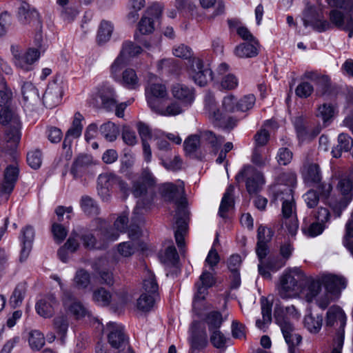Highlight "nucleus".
<instances>
[{"label":"nucleus","mask_w":353,"mask_h":353,"mask_svg":"<svg viewBox=\"0 0 353 353\" xmlns=\"http://www.w3.org/2000/svg\"><path fill=\"white\" fill-rule=\"evenodd\" d=\"M347 286V280L341 276L326 274L318 279H310L303 292L307 302L315 301L322 310L339 298L342 290Z\"/></svg>","instance_id":"obj_1"},{"label":"nucleus","mask_w":353,"mask_h":353,"mask_svg":"<svg viewBox=\"0 0 353 353\" xmlns=\"http://www.w3.org/2000/svg\"><path fill=\"white\" fill-rule=\"evenodd\" d=\"M279 181L285 183V185L281 184L274 187V197L275 200L282 201L283 225L286 232L292 236L296 234L299 228L292 190V187L296 183V176L292 172L283 173L280 176Z\"/></svg>","instance_id":"obj_2"},{"label":"nucleus","mask_w":353,"mask_h":353,"mask_svg":"<svg viewBox=\"0 0 353 353\" xmlns=\"http://www.w3.org/2000/svg\"><path fill=\"white\" fill-rule=\"evenodd\" d=\"M238 111L237 97L233 94H228L221 101V110L216 108L214 95L210 92L204 99V113L215 125L223 128H233L237 119L230 115Z\"/></svg>","instance_id":"obj_3"},{"label":"nucleus","mask_w":353,"mask_h":353,"mask_svg":"<svg viewBox=\"0 0 353 353\" xmlns=\"http://www.w3.org/2000/svg\"><path fill=\"white\" fill-rule=\"evenodd\" d=\"M162 197L167 201L172 202L176 208V229L174 233L175 240L179 249L185 245L184 237L188 232V224L185 219L187 214L185 199L184 195V183L181 181L176 184L166 183L161 188Z\"/></svg>","instance_id":"obj_4"},{"label":"nucleus","mask_w":353,"mask_h":353,"mask_svg":"<svg viewBox=\"0 0 353 353\" xmlns=\"http://www.w3.org/2000/svg\"><path fill=\"white\" fill-rule=\"evenodd\" d=\"M305 281V274L299 268L285 270L276 286L279 296L283 299L298 297Z\"/></svg>","instance_id":"obj_5"},{"label":"nucleus","mask_w":353,"mask_h":353,"mask_svg":"<svg viewBox=\"0 0 353 353\" xmlns=\"http://www.w3.org/2000/svg\"><path fill=\"white\" fill-rule=\"evenodd\" d=\"M147 103L152 111H155L165 100L169 99V94L165 84L154 74H149L145 88Z\"/></svg>","instance_id":"obj_6"},{"label":"nucleus","mask_w":353,"mask_h":353,"mask_svg":"<svg viewBox=\"0 0 353 353\" xmlns=\"http://www.w3.org/2000/svg\"><path fill=\"white\" fill-rule=\"evenodd\" d=\"M0 123L8 125L6 130L5 140L11 143V146H16L21 139V123L18 114L13 110L5 108L0 111Z\"/></svg>","instance_id":"obj_7"},{"label":"nucleus","mask_w":353,"mask_h":353,"mask_svg":"<svg viewBox=\"0 0 353 353\" xmlns=\"http://www.w3.org/2000/svg\"><path fill=\"white\" fill-rule=\"evenodd\" d=\"M98 194L104 201L110 199L109 188H118L125 198L128 195L129 188L128 184L120 177L112 173L100 174L97 180Z\"/></svg>","instance_id":"obj_8"},{"label":"nucleus","mask_w":353,"mask_h":353,"mask_svg":"<svg viewBox=\"0 0 353 353\" xmlns=\"http://www.w3.org/2000/svg\"><path fill=\"white\" fill-rule=\"evenodd\" d=\"M345 322L346 316L341 307L334 305L329 308L326 314V325L332 326L335 323H339L341 328L334 338V347L331 353H341L344 340L343 327Z\"/></svg>","instance_id":"obj_9"},{"label":"nucleus","mask_w":353,"mask_h":353,"mask_svg":"<svg viewBox=\"0 0 353 353\" xmlns=\"http://www.w3.org/2000/svg\"><path fill=\"white\" fill-rule=\"evenodd\" d=\"M96 227L92 232H86L81 236V240L85 248L88 249H102L105 247L110 240L105 239L107 236L104 229L105 222L101 219H96L93 222Z\"/></svg>","instance_id":"obj_10"},{"label":"nucleus","mask_w":353,"mask_h":353,"mask_svg":"<svg viewBox=\"0 0 353 353\" xmlns=\"http://www.w3.org/2000/svg\"><path fill=\"white\" fill-rule=\"evenodd\" d=\"M338 188L344 196L339 200H332L330 202V206L336 217L341 216V212L346 208L350 202V199L345 196V195L350 193L353 189V169L341 179Z\"/></svg>","instance_id":"obj_11"},{"label":"nucleus","mask_w":353,"mask_h":353,"mask_svg":"<svg viewBox=\"0 0 353 353\" xmlns=\"http://www.w3.org/2000/svg\"><path fill=\"white\" fill-rule=\"evenodd\" d=\"M10 50L14 65L24 71L32 70V65L40 56L38 50L30 48L23 52L22 48L17 45L11 46Z\"/></svg>","instance_id":"obj_12"},{"label":"nucleus","mask_w":353,"mask_h":353,"mask_svg":"<svg viewBox=\"0 0 353 353\" xmlns=\"http://www.w3.org/2000/svg\"><path fill=\"white\" fill-rule=\"evenodd\" d=\"M246 177V188L250 194L260 191L265 183L263 174L251 165H245L236 175V181L239 183Z\"/></svg>","instance_id":"obj_13"},{"label":"nucleus","mask_w":353,"mask_h":353,"mask_svg":"<svg viewBox=\"0 0 353 353\" xmlns=\"http://www.w3.org/2000/svg\"><path fill=\"white\" fill-rule=\"evenodd\" d=\"M188 73L194 83L199 86H205L212 80L211 69L208 65H205L199 58L192 59Z\"/></svg>","instance_id":"obj_14"},{"label":"nucleus","mask_w":353,"mask_h":353,"mask_svg":"<svg viewBox=\"0 0 353 353\" xmlns=\"http://www.w3.org/2000/svg\"><path fill=\"white\" fill-rule=\"evenodd\" d=\"M330 20L337 28L348 32L349 37L353 35V10L334 9L330 12Z\"/></svg>","instance_id":"obj_15"},{"label":"nucleus","mask_w":353,"mask_h":353,"mask_svg":"<svg viewBox=\"0 0 353 353\" xmlns=\"http://www.w3.org/2000/svg\"><path fill=\"white\" fill-rule=\"evenodd\" d=\"M163 6L154 3L145 11L139 23L138 30L141 34H150L154 30V20L158 19L162 14Z\"/></svg>","instance_id":"obj_16"},{"label":"nucleus","mask_w":353,"mask_h":353,"mask_svg":"<svg viewBox=\"0 0 353 353\" xmlns=\"http://www.w3.org/2000/svg\"><path fill=\"white\" fill-rule=\"evenodd\" d=\"M321 14L314 7H308L303 13V24L310 26L318 32H324L331 28V24L321 19Z\"/></svg>","instance_id":"obj_17"},{"label":"nucleus","mask_w":353,"mask_h":353,"mask_svg":"<svg viewBox=\"0 0 353 353\" xmlns=\"http://www.w3.org/2000/svg\"><path fill=\"white\" fill-rule=\"evenodd\" d=\"M200 281L201 282V285H197V291L193 301V310L195 311L199 310L203 305V302L207 294V289L212 286L215 283L212 274L205 270H203L200 276Z\"/></svg>","instance_id":"obj_18"},{"label":"nucleus","mask_w":353,"mask_h":353,"mask_svg":"<svg viewBox=\"0 0 353 353\" xmlns=\"http://www.w3.org/2000/svg\"><path fill=\"white\" fill-rule=\"evenodd\" d=\"M64 91L62 81H54L49 83L44 94L43 103L49 108H52L60 103Z\"/></svg>","instance_id":"obj_19"},{"label":"nucleus","mask_w":353,"mask_h":353,"mask_svg":"<svg viewBox=\"0 0 353 353\" xmlns=\"http://www.w3.org/2000/svg\"><path fill=\"white\" fill-rule=\"evenodd\" d=\"M170 90L174 99L177 100L188 108L193 103L195 94L192 88L177 83L172 85Z\"/></svg>","instance_id":"obj_20"},{"label":"nucleus","mask_w":353,"mask_h":353,"mask_svg":"<svg viewBox=\"0 0 353 353\" xmlns=\"http://www.w3.org/2000/svg\"><path fill=\"white\" fill-rule=\"evenodd\" d=\"M155 183L153 174L148 170H145L141 178L133 182L131 192L136 198H141L145 195L147 188L153 186Z\"/></svg>","instance_id":"obj_21"},{"label":"nucleus","mask_w":353,"mask_h":353,"mask_svg":"<svg viewBox=\"0 0 353 353\" xmlns=\"http://www.w3.org/2000/svg\"><path fill=\"white\" fill-rule=\"evenodd\" d=\"M107 328L110 331L108 335V343L114 350L119 352L125 343L123 327L116 323L110 322L107 324Z\"/></svg>","instance_id":"obj_22"},{"label":"nucleus","mask_w":353,"mask_h":353,"mask_svg":"<svg viewBox=\"0 0 353 353\" xmlns=\"http://www.w3.org/2000/svg\"><path fill=\"white\" fill-rule=\"evenodd\" d=\"M277 324L281 327L285 342L290 351L293 347L298 345L301 341V336L295 332L293 325L290 322L284 321L281 316H277Z\"/></svg>","instance_id":"obj_23"},{"label":"nucleus","mask_w":353,"mask_h":353,"mask_svg":"<svg viewBox=\"0 0 353 353\" xmlns=\"http://www.w3.org/2000/svg\"><path fill=\"white\" fill-rule=\"evenodd\" d=\"M23 105L33 109L39 104L41 98L37 88L31 82H25L21 87Z\"/></svg>","instance_id":"obj_24"},{"label":"nucleus","mask_w":353,"mask_h":353,"mask_svg":"<svg viewBox=\"0 0 353 353\" xmlns=\"http://www.w3.org/2000/svg\"><path fill=\"white\" fill-rule=\"evenodd\" d=\"M63 305L67 312L74 316L76 319L82 318L87 314L85 307L68 292L63 293Z\"/></svg>","instance_id":"obj_25"},{"label":"nucleus","mask_w":353,"mask_h":353,"mask_svg":"<svg viewBox=\"0 0 353 353\" xmlns=\"http://www.w3.org/2000/svg\"><path fill=\"white\" fill-rule=\"evenodd\" d=\"M19 174L17 165H9L4 172L3 182L0 186V196L10 194L15 185Z\"/></svg>","instance_id":"obj_26"},{"label":"nucleus","mask_w":353,"mask_h":353,"mask_svg":"<svg viewBox=\"0 0 353 353\" xmlns=\"http://www.w3.org/2000/svg\"><path fill=\"white\" fill-rule=\"evenodd\" d=\"M199 323L194 322L191 327V336L189 339L192 353L196 350H200L205 348L208 345V338L206 332L203 330L201 333L199 332Z\"/></svg>","instance_id":"obj_27"},{"label":"nucleus","mask_w":353,"mask_h":353,"mask_svg":"<svg viewBox=\"0 0 353 353\" xmlns=\"http://www.w3.org/2000/svg\"><path fill=\"white\" fill-rule=\"evenodd\" d=\"M34 237V231L30 226H26L21 230L20 241L21 243V250L20 254V261H26L32 250V242Z\"/></svg>","instance_id":"obj_28"},{"label":"nucleus","mask_w":353,"mask_h":353,"mask_svg":"<svg viewBox=\"0 0 353 353\" xmlns=\"http://www.w3.org/2000/svg\"><path fill=\"white\" fill-rule=\"evenodd\" d=\"M302 176L305 183L309 185H316L321 181L319 166L314 163H307L303 165Z\"/></svg>","instance_id":"obj_29"},{"label":"nucleus","mask_w":353,"mask_h":353,"mask_svg":"<svg viewBox=\"0 0 353 353\" xmlns=\"http://www.w3.org/2000/svg\"><path fill=\"white\" fill-rule=\"evenodd\" d=\"M128 223V216L125 214H121L114 221L113 228L108 229L105 224L104 229L107 234V236H105V239L110 240V241H114L118 239L121 233L126 232Z\"/></svg>","instance_id":"obj_30"},{"label":"nucleus","mask_w":353,"mask_h":353,"mask_svg":"<svg viewBox=\"0 0 353 353\" xmlns=\"http://www.w3.org/2000/svg\"><path fill=\"white\" fill-rule=\"evenodd\" d=\"M57 305V301L54 295H49L39 300L36 304L37 313L44 317L50 318L54 313V308Z\"/></svg>","instance_id":"obj_31"},{"label":"nucleus","mask_w":353,"mask_h":353,"mask_svg":"<svg viewBox=\"0 0 353 353\" xmlns=\"http://www.w3.org/2000/svg\"><path fill=\"white\" fill-rule=\"evenodd\" d=\"M187 108V106L174 99L167 105L162 103L154 112L163 117H175L183 113Z\"/></svg>","instance_id":"obj_32"},{"label":"nucleus","mask_w":353,"mask_h":353,"mask_svg":"<svg viewBox=\"0 0 353 353\" xmlns=\"http://www.w3.org/2000/svg\"><path fill=\"white\" fill-rule=\"evenodd\" d=\"M83 120V117L79 112L75 113L72 126L68 129L66 132L65 139L63 143V148L68 145L70 147L72 143V139L79 137L81 134L83 130V125L81 121Z\"/></svg>","instance_id":"obj_33"},{"label":"nucleus","mask_w":353,"mask_h":353,"mask_svg":"<svg viewBox=\"0 0 353 353\" xmlns=\"http://www.w3.org/2000/svg\"><path fill=\"white\" fill-rule=\"evenodd\" d=\"M259 43L258 41L241 43L234 49V54L239 58H252L258 55Z\"/></svg>","instance_id":"obj_34"},{"label":"nucleus","mask_w":353,"mask_h":353,"mask_svg":"<svg viewBox=\"0 0 353 353\" xmlns=\"http://www.w3.org/2000/svg\"><path fill=\"white\" fill-rule=\"evenodd\" d=\"M339 144L332 150V156L339 158L341 156L342 151L350 152L353 157V139L347 134L341 133L338 137Z\"/></svg>","instance_id":"obj_35"},{"label":"nucleus","mask_w":353,"mask_h":353,"mask_svg":"<svg viewBox=\"0 0 353 353\" xmlns=\"http://www.w3.org/2000/svg\"><path fill=\"white\" fill-rule=\"evenodd\" d=\"M323 321L321 314L310 312L304 316L303 325L310 333L317 334L321 330Z\"/></svg>","instance_id":"obj_36"},{"label":"nucleus","mask_w":353,"mask_h":353,"mask_svg":"<svg viewBox=\"0 0 353 353\" xmlns=\"http://www.w3.org/2000/svg\"><path fill=\"white\" fill-rule=\"evenodd\" d=\"M121 83L124 87L134 90L139 87V79L136 71L132 68H126L123 71L120 79L117 81Z\"/></svg>","instance_id":"obj_37"},{"label":"nucleus","mask_w":353,"mask_h":353,"mask_svg":"<svg viewBox=\"0 0 353 353\" xmlns=\"http://www.w3.org/2000/svg\"><path fill=\"white\" fill-rule=\"evenodd\" d=\"M293 252V248L290 243H285L281 245L280 254L282 259L274 260L270 261V268L273 272H276L281 268L285 265L286 261L291 256Z\"/></svg>","instance_id":"obj_38"},{"label":"nucleus","mask_w":353,"mask_h":353,"mask_svg":"<svg viewBox=\"0 0 353 353\" xmlns=\"http://www.w3.org/2000/svg\"><path fill=\"white\" fill-rule=\"evenodd\" d=\"M234 186L230 185L228 186L223 196L219 210V214L223 218L225 217L226 213L234 208Z\"/></svg>","instance_id":"obj_39"},{"label":"nucleus","mask_w":353,"mask_h":353,"mask_svg":"<svg viewBox=\"0 0 353 353\" xmlns=\"http://www.w3.org/2000/svg\"><path fill=\"white\" fill-rule=\"evenodd\" d=\"M100 97L102 104L105 108L111 110L116 106L117 103L115 91L111 86H104L100 91Z\"/></svg>","instance_id":"obj_40"},{"label":"nucleus","mask_w":353,"mask_h":353,"mask_svg":"<svg viewBox=\"0 0 353 353\" xmlns=\"http://www.w3.org/2000/svg\"><path fill=\"white\" fill-rule=\"evenodd\" d=\"M157 296V294L143 291L137 301V309L144 312L151 310L154 305Z\"/></svg>","instance_id":"obj_41"},{"label":"nucleus","mask_w":353,"mask_h":353,"mask_svg":"<svg viewBox=\"0 0 353 353\" xmlns=\"http://www.w3.org/2000/svg\"><path fill=\"white\" fill-rule=\"evenodd\" d=\"M277 314L281 316L282 319H283L284 321L290 322L289 318H298L300 316V314L298 312L297 310L295 308L294 305H289L287 307H284L281 304H276L274 307V318L276 323H277Z\"/></svg>","instance_id":"obj_42"},{"label":"nucleus","mask_w":353,"mask_h":353,"mask_svg":"<svg viewBox=\"0 0 353 353\" xmlns=\"http://www.w3.org/2000/svg\"><path fill=\"white\" fill-rule=\"evenodd\" d=\"M143 52L141 46L134 44L130 41H125L122 43L119 54L128 62L131 59L138 56Z\"/></svg>","instance_id":"obj_43"},{"label":"nucleus","mask_w":353,"mask_h":353,"mask_svg":"<svg viewBox=\"0 0 353 353\" xmlns=\"http://www.w3.org/2000/svg\"><path fill=\"white\" fill-rule=\"evenodd\" d=\"M262 320L258 319L256 321V326L260 330H265L272 321V304L266 300L261 301Z\"/></svg>","instance_id":"obj_44"},{"label":"nucleus","mask_w":353,"mask_h":353,"mask_svg":"<svg viewBox=\"0 0 353 353\" xmlns=\"http://www.w3.org/2000/svg\"><path fill=\"white\" fill-rule=\"evenodd\" d=\"M201 6L204 9H208L214 6V10L209 19H213L216 17L223 14L225 11V3L223 0H199Z\"/></svg>","instance_id":"obj_45"},{"label":"nucleus","mask_w":353,"mask_h":353,"mask_svg":"<svg viewBox=\"0 0 353 353\" xmlns=\"http://www.w3.org/2000/svg\"><path fill=\"white\" fill-rule=\"evenodd\" d=\"M158 288L154 274L150 270H146L143 279V291L157 294Z\"/></svg>","instance_id":"obj_46"},{"label":"nucleus","mask_w":353,"mask_h":353,"mask_svg":"<svg viewBox=\"0 0 353 353\" xmlns=\"http://www.w3.org/2000/svg\"><path fill=\"white\" fill-rule=\"evenodd\" d=\"M100 132L107 141L112 142L116 140L119 128L114 123L108 121L101 125Z\"/></svg>","instance_id":"obj_47"},{"label":"nucleus","mask_w":353,"mask_h":353,"mask_svg":"<svg viewBox=\"0 0 353 353\" xmlns=\"http://www.w3.org/2000/svg\"><path fill=\"white\" fill-rule=\"evenodd\" d=\"M201 139L202 141L209 143L215 152L218 151L221 144L224 141L223 137H216L211 131L202 132L201 133Z\"/></svg>","instance_id":"obj_48"},{"label":"nucleus","mask_w":353,"mask_h":353,"mask_svg":"<svg viewBox=\"0 0 353 353\" xmlns=\"http://www.w3.org/2000/svg\"><path fill=\"white\" fill-rule=\"evenodd\" d=\"M129 62L120 54L117 57L113 63L110 65V75L117 81L120 79L121 70Z\"/></svg>","instance_id":"obj_49"},{"label":"nucleus","mask_w":353,"mask_h":353,"mask_svg":"<svg viewBox=\"0 0 353 353\" xmlns=\"http://www.w3.org/2000/svg\"><path fill=\"white\" fill-rule=\"evenodd\" d=\"M93 301L99 305L107 306L112 300V294L103 288L95 290L92 294Z\"/></svg>","instance_id":"obj_50"},{"label":"nucleus","mask_w":353,"mask_h":353,"mask_svg":"<svg viewBox=\"0 0 353 353\" xmlns=\"http://www.w3.org/2000/svg\"><path fill=\"white\" fill-rule=\"evenodd\" d=\"M335 114V107L331 103H323L319 106L316 117L321 118L324 123L330 121Z\"/></svg>","instance_id":"obj_51"},{"label":"nucleus","mask_w":353,"mask_h":353,"mask_svg":"<svg viewBox=\"0 0 353 353\" xmlns=\"http://www.w3.org/2000/svg\"><path fill=\"white\" fill-rule=\"evenodd\" d=\"M112 24L107 21H102L99 28L97 39L99 42L103 43L108 41L113 32Z\"/></svg>","instance_id":"obj_52"},{"label":"nucleus","mask_w":353,"mask_h":353,"mask_svg":"<svg viewBox=\"0 0 353 353\" xmlns=\"http://www.w3.org/2000/svg\"><path fill=\"white\" fill-rule=\"evenodd\" d=\"M256 103V97L252 94L243 95L239 99H237L238 111L246 112L252 110Z\"/></svg>","instance_id":"obj_53"},{"label":"nucleus","mask_w":353,"mask_h":353,"mask_svg":"<svg viewBox=\"0 0 353 353\" xmlns=\"http://www.w3.org/2000/svg\"><path fill=\"white\" fill-rule=\"evenodd\" d=\"M80 204L82 210L88 214L94 215L99 213V209L97 204L88 196H83Z\"/></svg>","instance_id":"obj_54"},{"label":"nucleus","mask_w":353,"mask_h":353,"mask_svg":"<svg viewBox=\"0 0 353 353\" xmlns=\"http://www.w3.org/2000/svg\"><path fill=\"white\" fill-rule=\"evenodd\" d=\"M28 342L32 350H39L44 345L45 338L39 330H32L29 333Z\"/></svg>","instance_id":"obj_55"},{"label":"nucleus","mask_w":353,"mask_h":353,"mask_svg":"<svg viewBox=\"0 0 353 353\" xmlns=\"http://www.w3.org/2000/svg\"><path fill=\"white\" fill-rule=\"evenodd\" d=\"M222 322V316L221 313L218 312H211L205 318V323L208 325L209 332L219 329Z\"/></svg>","instance_id":"obj_56"},{"label":"nucleus","mask_w":353,"mask_h":353,"mask_svg":"<svg viewBox=\"0 0 353 353\" xmlns=\"http://www.w3.org/2000/svg\"><path fill=\"white\" fill-rule=\"evenodd\" d=\"M239 86V79L233 74H225L220 82L221 90H233Z\"/></svg>","instance_id":"obj_57"},{"label":"nucleus","mask_w":353,"mask_h":353,"mask_svg":"<svg viewBox=\"0 0 353 353\" xmlns=\"http://www.w3.org/2000/svg\"><path fill=\"white\" fill-rule=\"evenodd\" d=\"M179 260V255L172 243L168 245L162 256V261L164 263L175 265Z\"/></svg>","instance_id":"obj_58"},{"label":"nucleus","mask_w":353,"mask_h":353,"mask_svg":"<svg viewBox=\"0 0 353 353\" xmlns=\"http://www.w3.org/2000/svg\"><path fill=\"white\" fill-rule=\"evenodd\" d=\"M12 97V91L8 88L4 78L0 76V107L7 105Z\"/></svg>","instance_id":"obj_59"},{"label":"nucleus","mask_w":353,"mask_h":353,"mask_svg":"<svg viewBox=\"0 0 353 353\" xmlns=\"http://www.w3.org/2000/svg\"><path fill=\"white\" fill-rule=\"evenodd\" d=\"M74 282L78 288L83 289L87 288L90 282L89 273L83 269L79 270L76 272Z\"/></svg>","instance_id":"obj_60"},{"label":"nucleus","mask_w":353,"mask_h":353,"mask_svg":"<svg viewBox=\"0 0 353 353\" xmlns=\"http://www.w3.org/2000/svg\"><path fill=\"white\" fill-rule=\"evenodd\" d=\"M26 288L24 284L18 285L10 297V303L13 307L19 306L23 301Z\"/></svg>","instance_id":"obj_61"},{"label":"nucleus","mask_w":353,"mask_h":353,"mask_svg":"<svg viewBox=\"0 0 353 353\" xmlns=\"http://www.w3.org/2000/svg\"><path fill=\"white\" fill-rule=\"evenodd\" d=\"M137 250V245L134 243L127 241L119 243L117 245V252L123 257H130Z\"/></svg>","instance_id":"obj_62"},{"label":"nucleus","mask_w":353,"mask_h":353,"mask_svg":"<svg viewBox=\"0 0 353 353\" xmlns=\"http://www.w3.org/2000/svg\"><path fill=\"white\" fill-rule=\"evenodd\" d=\"M201 136L191 135L184 141L183 146L186 153L191 154L196 151L200 145Z\"/></svg>","instance_id":"obj_63"},{"label":"nucleus","mask_w":353,"mask_h":353,"mask_svg":"<svg viewBox=\"0 0 353 353\" xmlns=\"http://www.w3.org/2000/svg\"><path fill=\"white\" fill-rule=\"evenodd\" d=\"M210 342L216 348H223L226 343V337L219 329L210 332Z\"/></svg>","instance_id":"obj_64"}]
</instances>
